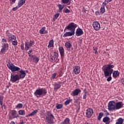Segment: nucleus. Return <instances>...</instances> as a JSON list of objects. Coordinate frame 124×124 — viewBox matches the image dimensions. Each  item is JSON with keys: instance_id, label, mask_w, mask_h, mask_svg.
I'll return each instance as SVG.
<instances>
[{"instance_id": "obj_18", "label": "nucleus", "mask_w": 124, "mask_h": 124, "mask_svg": "<svg viewBox=\"0 0 124 124\" xmlns=\"http://www.w3.org/2000/svg\"><path fill=\"white\" fill-rule=\"evenodd\" d=\"M73 71L76 75L79 74L80 73V67L77 65L75 66Z\"/></svg>"}, {"instance_id": "obj_39", "label": "nucleus", "mask_w": 124, "mask_h": 124, "mask_svg": "<svg viewBox=\"0 0 124 124\" xmlns=\"http://www.w3.org/2000/svg\"><path fill=\"white\" fill-rule=\"evenodd\" d=\"M100 12L102 14L105 12V7H104V6H101L100 8Z\"/></svg>"}, {"instance_id": "obj_30", "label": "nucleus", "mask_w": 124, "mask_h": 124, "mask_svg": "<svg viewBox=\"0 0 124 124\" xmlns=\"http://www.w3.org/2000/svg\"><path fill=\"white\" fill-rule=\"evenodd\" d=\"M53 46H54V40L52 39L49 42V45L47 47L48 48H52Z\"/></svg>"}, {"instance_id": "obj_42", "label": "nucleus", "mask_w": 124, "mask_h": 124, "mask_svg": "<svg viewBox=\"0 0 124 124\" xmlns=\"http://www.w3.org/2000/svg\"><path fill=\"white\" fill-rule=\"evenodd\" d=\"M95 15H96L97 16L98 15H102V14L101 12L99 11H95Z\"/></svg>"}, {"instance_id": "obj_31", "label": "nucleus", "mask_w": 124, "mask_h": 124, "mask_svg": "<svg viewBox=\"0 0 124 124\" xmlns=\"http://www.w3.org/2000/svg\"><path fill=\"white\" fill-rule=\"evenodd\" d=\"M18 114L21 116H25L26 115V112L24 110L20 109L18 111Z\"/></svg>"}, {"instance_id": "obj_38", "label": "nucleus", "mask_w": 124, "mask_h": 124, "mask_svg": "<svg viewBox=\"0 0 124 124\" xmlns=\"http://www.w3.org/2000/svg\"><path fill=\"white\" fill-rule=\"evenodd\" d=\"M3 98H4V97L3 96H0V105L3 104Z\"/></svg>"}, {"instance_id": "obj_37", "label": "nucleus", "mask_w": 124, "mask_h": 124, "mask_svg": "<svg viewBox=\"0 0 124 124\" xmlns=\"http://www.w3.org/2000/svg\"><path fill=\"white\" fill-rule=\"evenodd\" d=\"M59 62H60L59 57H53V62H55V63H58Z\"/></svg>"}, {"instance_id": "obj_28", "label": "nucleus", "mask_w": 124, "mask_h": 124, "mask_svg": "<svg viewBox=\"0 0 124 124\" xmlns=\"http://www.w3.org/2000/svg\"><path fill=\"white\" fill-rule=\"evenodd\" d=\"M65 46L67 49H70L71 47H72V45H71V43L69 42H66L65 43Z\"/></svg>"}, {"instance_id": "obj_36", "label": "nucleus", "mask_w": 124, "mask_h": 124, "mask_svg": "<svg viewBox=\"0 0 124 124\" xmlns=\"http://www.w3.org/2000/svg\"><path fill=\"white\" fill-rule=\"evenodd\" d=\"M59 16H60V13L56 14L54 15V17L53 18V22H55V21H56V20H57V19H58V18H59Z\"/></svg>"}, {"instance_id": "obj_6", "label": "nucleus", "mask_w": 124, "mask_h": 124, "mask_svg": "<svg viewBox=\"0 0 124 124\" xmlns=\"http://www.w3.org/2000/svg\"><path fill=\"white\" fill-rule=\"evenodd\" d=\"M6 36H7V37L8 38V42L11 43L12 42V41H13V40H16V36L10 33V32H9V30H7L6 31Z\"/></svg>"}, {"instance_id": "obj_19", "label": "nucleus", "mask_w": 124, "mask_h": 124, "mask_svg": "<svg viewBox=\"0 0 124 124\" xmlns=\"http://www.w3.org/2000/svg\"><path fill=\"white\" fill-rule=\"evenodd\" d=\"M110 118L108 116H106L103 119V122L106 124H109L111 122L110 121Z\"/></svg>"}, {"instance_id": "obj_4", "label": "nucleus", "mask_w": 124, "mask_h": 124, "mask_svg": "<svg viewBox=\"0 0 124 124\" xmlns=\"http://www.w3.org/2000/svg\"><path fill=\"white\" fill-rule=\"evenodd\" d=\"M54 119H55V116L52 114V112L50 111L46 112V123L47 124H54Z\"/></svg>"}, {"instance_id": "obj_53", "label": "nucleus", "mask_w": 124, "mask_h": 124, "mask_svg": "<svg viewBox=\"0 0 124 124\" xmlns=\"http://www.w3.org/2000/svg\"><path fill=\"white\" fill-rule=\"evenodd\" d=\"M18 7H14L12 9V10L13 11H16V10H18Z\"/></svg>"}, {"instance_id": "obj_51", "label": "nucleus", "mask_w": 124, "mask_h": 124, "mask_svg": "<svg viewBox=\"0 0 124 124\" xmlns=\"http://www.w3.org/2000/svg\"><path fill=\"white\" fill-rule=\"evenodd\" d=\"M32 52V49H31L28 51V55H29V56H31V54Z\"/></svg>"}, {"instance_id": "obj_29", "label": "nucleus", "mask_w": 124, "mask_h": 124, "mask_svg": "<svg viewBox=\"0 0 124 124\" xmlns=\"http://www.w3.org/2000/svg\"><path fill=\"white\" fill-rule=\"evenodd\" d=\"M70 119L68 118H66L64 121L62 122L61 124H70Z\"/></svg>"}, {"instance_id": "obj_14", "label": "nucleus", "mask_w": 124, "mask_h": 124, "mask_svg": "<svg viewBox=\"0 0 124 124\" xmlns=\"http://www.w3.org/2000/svg\"><path fill=\"white\" fill-rule=\"evenodd\" d=\"M124 107L123 102H115V110H119Z\"/></svg>"}, {"instance_id": "obj_64", "label": "nucleus", "mask_w": 124, "mask_h": 124, "mask_svg": "<svg viewBox=\"0 0 124 124\" xmlns=\"http://www.w3.org/2000/svg\"><path fill=\"white\" fill-rule=\"evenodd\" d=\"M3 107H4V108H5V105H3Z\"/></svg>"}, {"instance_id": "obj_41", "label": "nucleus", "mask_w": 124, "mask_h": 124, "mask_svg": "<svg viewBox=\"0 0 124 124\" xmlns=\"http://www.w3.org/2000/svg\"><path fill=\"white\" fill-rule=\"evenodd\" d=\"M71 99H67L66 101L64 102L65 105H68L70 102H71Z\"/></svg>"}, {"instance_id": "obj_33", "label": "nucleus", "mask_w": 124, "mask_h": 124, "mask_svg": "<svg viewBox=\"0 0 124 124\" xmlns=\"http://www.w3.org/2000/svg\"><path fill=\"white\" fill-rule=\"evenodd\" d=\"M62 106H63V105H62V104H58L57 103L56 104V108L57 109H62Z\"/></svg>"}, {"instance_id": "obj_9", "label": "nucleus", "mask_w": 124, "mask_h": 124, "mask_svg": "<svg viewBox=\"0 0 124 124\" xmlns=\"http://www.w3.org/2000/svg\"><path fill=\"white\" fill-rule=\"evenodd\" d=\"M33 44H34V40H31L30 41V42H26L25 43V49L26 50V51H29V49H30L31 48V47L32 46V45H33Z\"/></svg>"}, {"instance_id": "obj_26", "label": "nucleus", "mask_w": 124, "mask_h": 124, "mask_svg": "<svg viewBox=\"0 0 124 124\" xmlns=\"http://www.w3.org/2000/svg\"><path fill=\"white\" fill-rule=\"evenodd\" d=\"M124 119L122 118H119L117 119L115 124H124Z\"/></svg>"}, {"instance_id": "obj_12", "label": "nucleus", "mask_w": 124, "mask_h": 124, "mask_svg": "<svg viewBox=\"0 0 124 124\" xmlns=\"http://www.w3.org/2000/svg\"><path fill=\"white\" fill-rule=\"evenodd\" d=\"M93 109L92 108H89L86 110V117L88 118V119H90L93 116Z\"/></svg>"}, {"instance_id": "obj_54", "label": "nucleus", "mask_w": 124, "mask_h": 124, "mask_svg": "<svg viewBox=\"0 0 124 124\" xmlns=\"http://www.w3.org/2000/svg\"><path fill=\"white\" fill-rule=\"evenodd\" d=\"M2 42L6 43V42H7V41L6 40V39L3 38V39H2Z\"/></svg>"}, {"instance_id": "obj_35", "label": "nucleus", "mask_w": 124, "mask_h": 124, "mask_svg": "<svg viewBox=\"0 0 124 124\" xmlns=\"http://www.w3.org/2000/svg\"><path fill=\"white\" fill-rule=\"evenodd\" d=\"M16 109H22V108H23V104H22V103L18 104L16 106Z\"/></svg>"}, {"instance_id": "obj_49", "label": "nucleus", "mask_w": 124, "mask_h": 124, "mask_svg": "<svg viewBox=\"0 0 124 124\" xmlns=\"http://www.w3.org/2000/svg\"><path fill=\"white\" fill-rule=\"evenodd\" d=\"M64 13H70V10H69L68 9H66L64 10Z\"/></svg>"}, {"instance_id": "obj_16", "label": "nucleus", "mask_w": 124, "mask_h": 124, "mask_svg": "<svg viewBox=\"0 0 124 124\" xmlns=\"http://www.w3.org/2000/svg\"><path fill=\"white\" fill-rule=\"evenodd\" d=\"M62 82L59 81L58 83L55 82L54 84V91H58L59 89H61V87H62Z\"/></svg>"}, {"instance_id": "obj_55", "label": "nucleus", "mask_w": 124, "mask_h": 124, "mask_svg": "<svg viewBox=\"0 0 124 124\" xmlns=\"http://www.w3.org/2000/svg\"><path fill=\"white\" fill-rule=\"evenodd\" d=\"M87 98V94H84L83 96V99H86Z\"/></svg>"}, {"instance_id": "obj_11", "label": "nucleus", "mask_w": 124, "mask_h": 124, "mask_svg": "<svg viewBox=\"0 0 124 124\" xmlns=\"http://www.w3.org/2000/svg\"><path fill=\"white\" fill-rule=\"evenodd\" d=\"M92 26L93 30H94V31H96L100 30V24H99V22L97 21L93 22Z\"/></svg>"}, {"instance_id": "obj_27", "label": "nucleus", "mask_w": 124, "mask_h": 124, "mask_svg": "<svg viewBox=\"0 0 124 124\" xmlns=\"http://www.w3.org/2000/svg\"><path fill=\"white\" fill-rule=\"evenodd\" d=\"M32 58L33 59V61L34 62H36V63H37L38 62H39V58L36 57L35 55H33L32 56Z\"/></svg>"}, {"instance_id": "obj_63", "label": "nucleus", "mask_w": 124, "mask_h": 124, "mask_svg": "<svg viewBox=\"0 0 124 124\" xmlns=\"http://www.w3.org/2000/svg\"><path fill=\"white\" fill-rule=\"evenodd\" d=\"M108 0L109 1V2H110L112 1V0Z\"/></svg>"}, {"instance_id": "obj_59", "label": "nucleus", "mask_w": 124, "mask_h": 124, "mask_svg": "<svg viewBox=\"0 0 124 124\" xmlns=\"http://www.w3.org/2000/svg\"><path fill=\"white\" fill-rule=\"evenodd\" d=\"M104 2H106V3H108V2H109V1H108V0H105L104 1Z\"/></svg>"}, {"instance_id": "obj_44", "label": "nucleus", "mask_w": 124, "mask_h": 124, "mask_svg": "<svg viewBox=\"0 0 124 124\" xmlns=\"http://www.w3.org/2000/svg\"><path fill=\"white\" fill-rule=\"evenodd\" d=\"M20 48H21V50H22V51H24V50H25V46L24 45V44H22L20 45Z\"/></svg>"}, {"instance_id": "obj_40", "label": "nucleus", "mask_w": 124, "mask_h": 124, "mask_svg": "<svg viewBox=\"0 0 124 124\" xmlns=\"http://www.w3.org/2000/svg\"><path fill=\"white\" fill-rule=\"evenodd\" d=\"M14 41H12V45L13 46H17L18 45V42L16 40H14Z\"/></svg>"}, {"instance_id": "obj_1", "label": "nucleus", "mask_w": 124, "mask_h": 124, "mask_svg": "<svg viewBox=\"0 0 124 124\" xmlns=\"http://www.w3.org/2000/svg\"><path fill=\"white\" fill-rule=\"evenodd\" d=\"M7 66L12 72H16V71L19 72L20 74L19 76V79H24L26 77V71L23 70L18 66H15L9 60L7 62Z\"/></svg>"}, {"instance_id": "obj_10", "label": "nucleus", "mask_w": 124, "mask_h": 124, "mask_svg": "<svg viewBox=\"0 0 124 124\" xmlns=\"http://www.w3.org/2000/svg\"><path fill=\"white\" fill-rule=\"evenodd\" d=\"M20 78H19V75L11 74L10 81H12V83H15L16 82H17V81H19V80H20Z\"/></svg>"}, {"instance_id": "obj_20", "label": "nucleus", "mask_w": 124, "mask_h": 124, "mask_svg": "<svg viewBox=\"0 0 124 124\" xmlns=\"http://www.w3.org/2000/svg\"><path fill=\"white\" fill-rule=\"evenodd\" d=\"M75 33L72 32L71 31L69 32H66L63 35V37H67V36H72V35H74Z\"/></svg>"}, {"instance_id": "obj_21", "label": "nucleus", "mask_w": 124, "mask_h": 124, "mask_svg": "<svg viewBox=\"0 0 124 124\" xmlns=\"http://www.w3.org/2000/svg\"><path fill=\"white\" fill-rule=\"evenodd\" d=\"M118 76H120V72L119 71H114L112 72V77L116 79Z\"/></svg>"}, {"instance_id": "obj_46", "label": "nucleus", "mask_w": 124, "mask_h": 124, "mask_svg": "<svg viewBox=\"0 0 124 124\" xmlns=\"http://www.w3.org/2000/svg\"><path fill=\"white\" fill-rule=\"evenodd\" d=\"M56 76H57V74L56 73L52 74L51 76L52 79H55V78H56Z\"/></svg>"}, {"instance_id": "obj_57", "label": "nucleus", "mask_w": 124, "mask_h": 124, "mask_svg": "<svg viewBox=\"0 0 124 124\" xmlns=\"http://www.w3.org/2000/svg\"><path fill=\"white\" fill-rule=\"evenodd\" d=\"M15 1H16V0H12V2H11V4H13L15 3Z\"/></svg>"}, {"instance_id": "obj_24", "label": "nucleus", "mask_w": 124, "mask_h": 124, "mask_svg": "<svg viewBox=\"0 0 124 124\" xmlns=\"http://www.w3.org/2000/svg\"><path fill=\"white\" fill-rule=\"evenodd\" d=\"M26 3V0H20L18 2V8L21 7L23 4Z\"/></svg>"}, {"instance_id": "obj_61", "label": "nucleus", "mask_w": 124, "mask_h": 124, "mask_svg": "<svg viewBox=\"0 0 124 124\" xmlns=\"http://www.w3.org/2000/svg\"><path fill=\"white\" fill-rule=\"evenodd\" d=\"M20 124H24V121L20 122Z\"/></svg>"}, {"instance_id": "obj_50", "label": "nucleus", "mask_w": 124, "mask_h": 124, "mask_svg": "<svg viewBox=\"0 0 124 124\" xmlns=\"http://www.w3.org/2000/svg\"><path fill=\"white\" fill-rule=\"evenodd\" d=\"M50 61L52 62H54V57L52 56V55L50 56Z\"/></svg>"}, {"instance_id": "obj_58", "label": "nucleus", "mask_w": 124, "mask_h": 124, "mask_svg": "<svg viewBox=\"0 0 124 124\" xmlns=\"http://www.w3.org/2000/svg\"><path fill=\"white\" fill-rule=\"evenodd\" d=\"M11 124H15V122L14 121H11Z\"/></svg>"}, {"instance_id": "obj_5", "label": "nucleus", "mask_w": 124, "mask_h": 124, "mask_svg": "<svg viewBox=\"0 0 124 124\" xmlns=\"http://www.w3.org/2000/svg\"><path fill=\"white\" fill-rule=\"evenodd\" d=\"M76 28H77V24L74 23V22H71L65 29L75 33V29H76Z\"/></svg>"}, {"instance_id": "obj_22", "label": "nucleus", "mask_w": 124, "mask_h": 124, "mask_svg": "<svg viewBox=\"0 0 124 124\" xmlns=\"http://www.w3.org/2000/svg\"><path fill=\"white\" fill-rule=\"evenodd\" d=\"M59 50L61 57H64V49L63 47H62V46L59 47Z\"/></svg>"}, {"instance_id": "obj_3", "label": "nucleus", "mask_w": 124, "mask_h": 124, "mask_svg": "<svg viewBox=\"0 0 124 124\" xmlns=\"http://www.w3.org/2000/svg\"><path fill=\"white\" fill-rule=\"evenodd\" d=\"M47 89L46 88H39L36 90L34 93V95L38 98L41 97V96H45L47 94Z\"/></svg>"}, {"instance_id": "obj_7", "label": "nucleus", "mask_w": 124, "mask_h": 124, "mask_svg": "<svg viewBox=\"0 0 124 124\" xmlns=\"http://www.w3.org/2000/svg\"><path fill=\"white\" fill-rule=\"evenodd\" d=\"M108 111H116V102L114 101H110L108 105Z\"/></svg>"}, {"instance_id": "obj_13", "label": "nucleus", "mask_w": 124, "mask_h": 124, "mask_svg": "<svg viewBox=\"0 0 124 124\" xmlns=\"http://www.w3.org/2000/svg\"><path fill=\"white\" fill-rule=\"evenodd\" d=\"M9 46V45H8V44H4V45L2 46V48L1 49V54H4V53L6 52V50H8Z\"/></svg>"}, {"instance_id": "obj_56", "label": "nucleus", "mask_w": 124, "mask_h": 124, "mask_svg": "<svg viewBox=\"0 0 124 124\" xmlns=\"http://www.w3.org/2000/svg\"><path fill=\"white\" fill-rule=\"evenodd\" d=\"M104 112H105V113H107V116H108V115H109V112H107V110L105 109L104 110Z\"/></svg>"}, {"instance_id": "obj_62", "label": "nucleus", "mask_w": 124, "mask_h": 124, "mask_svg": "<svg viewBox=\"0 0 124 124\" xmlns=\"http://www.w3.org/2000/svg\"><path fill=\"white\" fill-rule=\"evenodd\" d=\"M84 124H90V123H89L88 122H85Z\"/></svg>"}, {"instance_id": "obj_43", "label": "nucleus", "mask_w": 124, "mask_h": 124, "mask_svg": "<svg viewBox=\"0 0 124 124\" xmlns=\"http://www.w3.org/2000/svg\"><path fill=\"white\" fill-rule=\"evenodd\" d=\"M53 58H59V53L58 52H54Z\"/></svg>"}, {"instance_id": "obj_32", "label": "nucleus", "mask_w": 124, "mask_h": 124, "mask_svg": "<svg viewBox=\"0 0 124 124\" xmlns=\"http://www.w3.org/2000/svg\"><path fill=\"white\" fill-rule=\"evenodd\" d=\"M58 6L59 9V12H62V9H63V8L64 7V6L62 4H58Z\"/></svg>"}, {"instance_id": "obj_45", "label": "nucleus", "mask_w": 124, "mask_h": 124, "mask_svg": "<svg viewBox=\"0 0 124 124\" xmlns=\"http://www.w3.org/2000/svg\"><path fill=\"white\" fill-rule=\"evenodd\" d=\"M93 51H94L95 55H98V52H97V48H96V47L94 48Z\"/></svg>"}, {"instance_id": "obj_23", "label": "nucleus", "mask_w": 124, "mask_h": 124, "mask_svg": "<svg viewBox=\"0 0 124 124\" xmlns=\"http://www.w3.org/2000/svg\"><path fill=\"white\" fill-rule=\"evenodd\" d=\"M45 27H43L41 30L39 31V32L40 34H46V33H48V31L47 30H45Z\"/></svg>"}, {"instance_id": "obj_34", "label": "nucleus", "mask_w": 124, "mask_h": 124, "mask_svg": "<svg viewBox=\"0 0 124 124\" xmlns=\"http://www.w3.org/2000/svg\"><path fill=\"white\" fill-rule=\"evenodd\" d=\"M103 116H104V113H103V112H100L97 117V120L100 121Z\"/></svg>"}, {"instance_id": "obj_8", "label": "nucleus", "mask_w": 124, "mask_h": 124, "mask_svg": "<svg viewBox=\"0 0 124 124\" xmlns=\"http://www.w3.org/2000/svg\"><path fill=\"white\" fill-rule=\"evenodd\" d=\"M17 118H20L18 112L16 110H12L11 111V115L9 116V119L10 120H13V119H16Z\"/></svg>"}, {"instance_id": "obj_52", "label": "nucleus", "mask_w": 124, "mask_h": 124, "mask_svg": "<svg viewBox=\"0 0 124 124\" xmlns=\"http://www.w3.org/2000/svg\"><path fill=\"white\" fill-rule=\"evenodd\" d=\"M108 3L105 2H104L103 3H102V6H104V7H105V6H106V5H107Z\"/></svg>"}, {"instance_id": "obj_25", "label": "nucleus", "mask_w": 124, "mask_h": 124, "mask_svg": "<svg viewBox=\"0 0 124 124\" xmlns=\"http://www.w3.org/2000/svg\"><path fill=\"white\" fill-rule=\"evenodd\" d=\"M37 112H38V110L37 109H35V110L33 111L31 113L26 115L25 117L27 118L28 117H31V116H34V115H35V114H36Z\"/></svg>"}, {"instance_id": "obj_60", "label": "nucleus", "mask_w": 124, "mask_h": 124, "mask_svg": "<svg viewBox=\"0 0 124 124\" xmlns=\"http://www.w3.org/2000/svg\"><path fill=\"white\" fill-rule=\"evenodd\" d=\"M1 108L2 109H3V104L2 105H1Z\"/></svg>"}, {"instance_id": "obj_48", "label": "nucleus", "mask_w": 124, "mask_h": 124, "mask_svg": "<svg viewBox=\"0 0 124 124\" xmlns=\"http://www.w3.org/2000/svg\"><path fill=\"white\" fill-rule=\"evenodd\" d=\"M109 77H108L107 79V81H108V82H110V81L112 80V77H111V75H109Z\"/></svg>"}, {"instance_id": "obj_2", "label": "nucleus", "mask_w": 124, "mask_h": 124, "mask_svg": "<svg viewBox=\"0 0 124 124\" xmlns=\"http://www.w3.org/2000/svg\"><path fill=\"white\" fill-rule=\"evenodd\" d=\"M115 66L112 64H108L107 67L102 68V69L104 73L105 77H108L109 75H111L112 73L114 72V70L112 68H114Z\"/></svg>"}, {"instance_id": "obj_17", "label": "nucleus", "mask_w": 124, "mask_h": 124, "mask_svg": "<svg viewBox=\"0 0 124 124\" xmlns=\"http://www.w3.org/2000/svg\"><path fill=\"white\" fill-rule=\"evenodd\" d=\"M82 91L79 89H76L74 91L72 92V93H71V95H72V96H76L81 93Z\"/></svg>"}, {"instance_id": "obj_47", "label": "nucleus", "mask_w": 124, "mask_h": 124, "mask_svg": "<svg viewBox=\"0 0 124 124\" xmlns=\"http://www.w3.org/2000/svg\"><path fill=\"white\" fill-rule=\"evenodd\" d=\"M70 0H62V2L64 4L68 3L69 2Z\"/></svg>"}, {"instance_id": "obj_15", "label": "nucleus", "mask_w": 124, "mask_h": 124, "mask_svg": "<svg viewBox=\"0 0 124 124\" xmlns=\"http://www.w3.org/2000/svg\"><path fill=\"white\" fill-rule=\"evenodd\" d=\"M84 34V31L80 28H78L76 31V36H81Z\"/></svg>"}]
</instances>
